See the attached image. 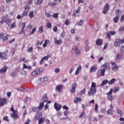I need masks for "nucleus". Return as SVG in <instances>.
Listing matches in <instances>:
<instances>
[{"label": "nucleus", "mask_w": 124, "mask_h": 124, "mask_svg": "<svg viewBox=\"0 0 124 124\" xmlns=\"http://www.w3.org/2000/svg\"><path fill=\"white\" fill-rule=\"evenodd\" d=\"M96 93V84L94 82H92L90 90L88 92V94L89 96L95 94Z\"/></svg>", "instance_id": "f257e3e1"}, {"label": "nucleus", "mask_w": 124, "mask_h": 124, "mask_svg": "<svg viewBox=\"0 0 124 124\" xmlns=\"http://www.w3.org/2000/svg\"><path fill=\"white\" fill-rule=\"evenodd\" d=\"M5 35V34H4V33L3 32L1 33L0 34V39H2L3 42L7 41V40H8V37L10 36L9 34H7L6 36H4Z\"/></svg>", "instance_id": "f03ea898"}, {"label": "nucleus", "mask_w": 124, "mask_h": 124, "mask_svg": "<svg viewBox=\"0 0 124 124\" xmlns=\"http://www.w3.org/2000/svg\"><path fill=\"white\" fill-rule=\"evenodd\" d=\"M115 13L116 16L114 18L113 22L114 23H118L119 18H120V10H116Z\"/></svg>", "instance_id": "7ed1b4c3"}, {"label": "nucleus", "mask_w": 124, "mask_h": 124, "mask_svg": "<svg viewBox=\"0 0 124 124\" xmlns=\"http://www.w3.org/2000/svg\"><path fill=\"white\" fill-rule=\"evenodd\" d=\"M111 69L113 71H118L119 70V66L116 63L113 62L111 63Z\"/></svg>", "instance_id": "20e7f679"}, {"label": "nucleus", "mask_w": 124, "mask_h": 124, "mask_svg": "<svg viewBox=\"0 0 124 124\" xmlns=\"http://www.w3.org/2000/svg\"><path fill=\"white\" fill-rule=\"evenodd\" d=\"M102 68L105 69V70H109L110 69V63L108 62H105L102 65Z\"/></svg>", "instance_id": "39448f33"}, {"label": "nucleus", "mask_w": 124, "mask_h": 124, "mask_svg": "<svg viewBox=\"0 0 124 124\" xmlns=\"http://www.w3.org/2000/svg\"><path fill=\"white\" fill-rule=\"evenodd\" d=\"M115 35L116 34V31H110L108 32V33H107V38H108V39H111V35Z\"/></svg>", "instance_id": "423d86ee"}, {"label": "nucleus", "mask_w": 124, "mask_h": 124, "mask_svg": "<svg viewBox=\"0 0 124 124\" xmlns=\"http://www.w3.org/2000/svg\"><path fill=\"white\" fill-rule=\"evenodd\" d=\"M40 73H41V70H40V69H37L32 72L31 75L32 76H36V75H38V74H40Z\"/></svg>", "instance_id": "0eeeda50"}, {"label": "nucleus", "mask_w": 124, "mask_h": 124, "mask_svg": "<svg viewBox=\"0 0 124 124\" xmlns=\"http://www.w3.org/2000/svg\"><path fill=\"white\" fill-rule=\"evenodd\" d=\"M77 87V84L76 82H75L72 85V88L71 89V93H75L76 87Z\"/></svg>", "instance_id": "6e6552de"}, {"label": "nucleus", "mask_w": 124, "mask_h": 124, "mask_svg": "<svg viewBox=\"0 0 124 124\" xmlns=\"http://www.w3.org/2000/svg\"><path fill=\"white\" fill-rule=\"evenodd\" d=\"M25 28H26V23H23L21 25V28L20 30V34H23L25 33Z\"/></svg>", "instance_id": "1a4fd4ad"}, {"label": "nucleus", "mask_w": 124, "mask_h": 124, "mask_svg": "<svg viewBox=\"0 0 124 124\" xmlns=\"http://www.w3.org/2000/svg\"><path fill=\"white\" fill-rule=\"evenodd\" d=\"M50 57H51V56L48 55L44 57L43 58H42L41 61L40 63V64H42V63H43V62H44L45 61H48V59H49V58H50Z\"/></svg>", "instance_id": "9d476101"}, {"label": "nucleus", "mask_w": 124, "mask_h": 124, "mask_svg": "<svg viewBox=\"0 0 124 124\" xmlns=\"http://www.w3.org/2000/svg\"><path fill=\"white\" fill-rule=\"evenodd\" d=\"M54 108L56 109L57 111H59V110L62 109V106L57 104V103H55L54 104Z\"/></svg>", "instance_id": "9b49d317"}, {"label": "nucleus", "mask_w": 124, "mask_h": 124, "mask_svg": "<svg viewBox=\"0 0 124 124\" xmlns=\"http://www.w3.org/2000/svg\"><path fill=\"white\" fill-rule=\"evenodd\" d=\"M0 59H1V60H5L6 59V53H0Z\"/></svg>", "instance_id": "f8f14e48"}, {"label": "nucleus", "mask_w": 124, "mask_h": 124, "mask_svg": "<svg viewBox=\"0 0 124 124\" xmlns=\"http://www.w3.org/2000/svg\"><path fill=\"white\" fill-rule=\"evenodd\" d=\"M97 70V66L94 65L90 68V72H95V71Z\"/></svg>", "instance_id": "ddd939ff"}, {"label": "nucleus", "mask_w": 124, "mask_h": 124, "mask_svg": "<svg viewBox=\"0 0 124 124\" xmlns=\"http://www.w3.org/2000/svg\"><path fill=\"white\" fill-rule=\"evenodd\" d=\"M108 10H109V5L107 3L104 7V11H103V13L104 14H106V13Z\"/></svg>", "instance_id": "4468645a"}, {"label": "nucleus", "mask_w": 124, "mask_h": 124, "mask_svg": "<svg viewBox=\"0 0 124 124\" xmlns=\"http://www.w3.org/2000/svg\"><path fill=\"white\" fill-rule=\"evenodd\" d=\"M62 88H63V85H58L56 87V90L58 92V93H62Z\"/></svg>", "instance_id": "2eb2a0df"}, {"label": "nucleus", "mask_w": 124, "mask_h": 124, "mask_svg": "<svg viewBox=\"0 0 124 124\" xmlns=\"http://www.w3.org/2000/svg\"><path fill=\"white\" fill-rule=\"evenodd\" d=\"M17 112H13L11 114V117L13 118V119H19V116H18V114H17Z\"/></svg>", "instance_id": "dca6fc26"}, {"label": "nucleus", "mask_w": 124, "mask_h": 124, "mask_svg": "<svg viewBox=\"0 0 124 124\" xmlns=\"http://www.w3.org/2000/svg\"><path fill=\"white\" fill-rule=\"evenodd\" d=\"M121 39H118L116 40L115 42L114 43V46L115 47H118V46H120L121 44Z\"/></svg>", "instance_id": "f3484780"}, {"label": "nucleus", "mask_w": 124, "mask_h": 124, "mask_svg": "<svg viewBox=\"0 0 124 124\" xmlns=\"http://www.w3.org/2000/svg\"><path fill=\"white\" fill-rule=\"evenodd\" d=\"M5 103H6V99H0V106H3Z\"/></svg>", "instance_id": "a211bd4d"}, {"label": "nucleus", "mask_w": 124, "mask_h": 124, "mask_svg": "<svg viewBox=\"0 0 124 124\" xmlns=\"http://www.w3.org/2000/svg\"><path fill=\"white\" fill-rule=\"evenodd\" d=\"M82 101V99L79 97H75L74 98V103H78V102H81Z\"/></svg>", "instance_id": "6ab92c4d"}, {"label": "nucleus", "mask_w": 124, "mask_h": 124, "mask_svg": "<svg viewBox=\"0 0 124 124\" xmlns=\"http://www.w3.org/2000/svg\"><path fill=\"white\" fill-rule=\"evenodd\" d=\"M54 42L55 44H57L59 45V44H62V39H60L59 40L57 39V38H54Z\"/></svg>", "instance_id": "aec40b11"}, {"label": "nucleus", "mask_w": 124, "mask_h": 124, "mask_svg": "<svg viewBox=\"0 0 124 124\" xmlns=\"http://www.w3.org/2000/svg\"><path fill=\"white\" fill-rule=\"evenodd\" d=\"M74 50L76 52V55H80V54H81V50H79L78 46H75Z\"/></svg>", "instance_id": "412c9836"}, {"label": "nucleus", "mask_w": 124, "mask_h": 124, "mask_svg": "<svg viewBox=\"0 0 124 124\" xmlns=\"http://www.w3.org/2000/svg\"><path fill=\"white\" fill-rule=\"evenodd\" d=\"M6 70H7V66H4L0 70V73H4V72H6Z\"/></svg>", "instance_id": "4be33fe9"}, {"label": "nucleus", "mask_w": 124, "mask_h": 124, "mask_svg": "<svg viewBox=\"0 0 124 124\" xmlns=\"http://www.w3.org/2000/svg\"><path fill=\"white\" fill-rule=\"evenodd\" d=\"M81 69H82V66H81V65H79L78 68L77 69L76 71V75H78V74H79V72H80V70H81Z\"/></svg>", "instance_id": "5701e85b"}, {"label": "nucleus", "mask_w": 124, "mask_h": 124, "mask_svg": "<svg viewBox=\"0 0 124 124\" xmlns=\"http://www.w3.org/2000/svg\"><path fill=\"white\" fill-rule=\"evenodd\" d=\"M103 42V41L102 40V39H98L96 41V45H101V44H102Z\"/></svg>", "instance_id": "b1692460"}, {"label": "nucleus", "mask_w": 124, "mask_h": 124, "mask_svg": "<svg viewBox=\"0 0 124 124\" xmlns=\"http://www.w3.org/2000/svg\"><path fill=\"white\" fill-rule=\"evenodd\" d=\"M40 116L41 118L39 120L38 124H43V123H44V121H45V119H44V118H42V114L40 115Z\"/></svg>", "instance_id": "393cba45"}, {"label": "nucleus", "mask_w": 124, "mask_h": 124, "mask_svg": "<svg viewBox=\"0 0 124 124\" xmlns=\"http://www.w3.org/2000/svg\"><path fill=\"white\" fill-rule=\"evenodd\" d=\"M99 71H100V72L101 77L104 76V75H105V71H106L105 69H100V70H99Z\"/></svg>", "instance_id": "a878e982"}, {"label": "nucleus", "mask_w": 124, "mask_h": 124, "mask_svg": "<svg viewBox=\"0 0 124 124\" xmlns=\"http://www.w3.org/2000/svg\"><path fill=\"white\" fill-rule=\"evenodd\" d=\"M42 100H43V102H45V101H46V100H47V99H48V98L47 97V94H44L43 96H42Z\"/></svg>", "instance_id": "bb28decb"}, {"label": "nucleus", "mask_w": 124, "mask_h": 124, "mask_svg": "<svg viewBox=\"0 0 124 124\" xmlns=\"http://www.w3.org/2000/svg\"><path fill=\"white\" fill-rule=\"evenodd\" d=\"M43 107H44V102H43L42 103H40L39 107H38L39 110H41L42 109H43Z\"/></svg>", "instance_id": "cd10ccee"}, {"label": "nucleus", "mask_w": 124, "mask_h": 124, "mask_svg": "<svg viewBox=\"0 0 124 124\" xmlns=\"http://www.w3.org/2000/svg\"><path fill=\"white\" fill-rule=\"evenodd\" d=\"M108 82H109V81H108V80L105 79V80H103V81L102 82V83L101 84V86H104V85H106V84H107V83H108Z\"/></svg>", "instance_id": "c85d7f7f"}, {"label": "nucleus", "mask_w": 124, "mask_h": 124, "mask_svg": "<svg viewBox=\"0 0 124 124\" xmlns=\"http://www.w3.org/2000/svg\"><path fill=\"white\" fill-rule=\"evenodd\" d=\"M5 23L8 26H9V25H11V23H12V20L11 19H7L5 20Z\"/></svg>", "instance_id": "c756f323"}, {"label": "nucleus", "mask_w": 124, "mask_h": 124, "mask_svg": "<svg viewBox=\"0 0 124 124\" xmlns=\"http://www.w3.org/2000/svg\"><path fill=\"white\" fill-rule=\"evenodd\" d=\"M113 93L112 89L108 93V97H110V100H112V93Z\"/></svg>", "instance_id": "7c9ffc66"}, {"label": "nucleus", "mask_w": 124, "mask_h": 124, "mask_svg": "<svg viewBox=\"0 0 124 124\" xmlns=\"http://www.w3.org/2000/svg\"><path fill=\"white\" fill-rule=\"evenodd\" d=\"M40 109L38 108V107L36 108H32V111L34 112H35L36 113H38L39 112Z\"/></svg>", "instance_id": "2f4dec72"}, {"label": "nucleus", "mask_w": 124, "mask_h": 124, "mask_svg": "<svg viewBox=\"0 0 124 124\" xmlns=\"http://www.w3.org/2000/svg\"><path fill=\"white\" fill-rule=\"evenodd\" d=\"M115 81H116V79L115 78H112L111 79V80H110L108 82V85H113V83H115Z\"/></svg>", "instance_id": "473e14b6"}, {"label": "nucleus", "mask_w": 124, "mask_h": 124, "mask_svg": "<svg viewBox=\"0 0 124 124\" xmlns=\"http://www.w3.org/2000/svg\"><path fill=\"white\" fill-rule=\"evenodd\" d=\"M38 32V33H42V32H43V26H40L39 28V30Z\"/></svg>", "instance_id": "72a5a7b5"}, {"label": "nucleus", "mask_w": 124, "mask_h": 124, "mask_svg": "<svg viewBox=\"0 0 124 124\" xmlns=\"http://www.w3.org/2000/svg\"><path fill=\"white\" fill-rule=\"evenodd\" d=\"M35 1L36 5H37V4H41L42 3V0H35Z\"/></svg>", "instance_id": "f704fd0d"}, {"label": "nucleus", "mask_w": 124, "mask_h": 124, "mask_svg": "<svg viewBox=\"0 0 124 124\" xmlns=\"http://www.w3.org/2000/svg\"><path fill=\"white\" fill-rule=\"evenodd\" d=\"M122 57H123V55L121 54H117L116 55V60H121L122 59Z\"/></svg>", "instance_id": "c9c22d12"}, {"label": "nucleus", "mask_w": 124, "mask_h": 124, "mask_svg": "<svg viewBox=\"0 0 124 124\" xmlns=\"http://www.w3.org/2000/svg\"><path fill=\"white\" fill-rule=\"evenodd\" d=\"M29 16L30 18H33V16H34V15H33V11H31L30 13Z\"/></svg>", "instance_id": "e433bc0d"}, {"label": "nucleus", "mask_w": 124, "mask_h": 124, "mask_svg": "<svg viewBox=\"0 0 124 124\" xmlns=\"http://www.w3.org/2000/svg\"><path fill=\"white\" fill-rule=\"evenodd\" d=\"M94 110L96 113H98V105L97 104L95 105Z\"/></svg>", "instance_id": "4c0bfd02"}, {"label": "nucleus", "mask_w": 124, "mask_h": 124, "mask_svg": "<svg viewBox=\"0 0 124 124\" xmlns=\"http://www.w3.org/2000/svg\"><path fill=\"white\" fill-rule=\"evenodd\" d=\"M14 28H16V23L15 22H13L10 26V29H14Z\"/></svg>", "instance_id": "58836bf2"}, {"label": "nucleus", "mask_w": 124, "mask_h": 124, "mask_svg": "<svg viewBox=\"0 0 124 124\" xmlns=\"http://www.w3.org/2000/svg\"><path fill=\"white\" fill-rule=\"evenodd\" d=\"M86 93V89H83L81 92H80V94L81 95H83V94H85Z\"/></svg>", "instance_id": "ea45409f"}, {"label": "nucleus", "mask_w": 124, "mask_h": 124, "mask_svg": "<svg viewBox=\"0 0 124 124\" xmlns=\"http://www.w3.org/2000/svg\"><path fill=\"white\" fill-rule=\"evenodd\" d=\"M52 27V24H51V22H48L46 24V28L47 29H50Z\"/></svg>", "instance_id": "a19ab883"}, {"label": "nucleus", "mask_w": 124, "mask_h": 124, "mask_svg": "<svg viewBox=\"0 0 124 124\" xmlns=\"http://www.w3.org/2000/svg\"><path fill=\"white\" fill-rule=\"evenodd\" d=\"M52 16L53 18H58L59 17V13H54Z\"/></svg>", "instance_id": "79ce46f5"}, {"label": "nucleus", "mask_w": 124, "mask_h": 124, "mask_svg": "<svg viewBox=\"0 0 124 124\" xmlns=\"http://www.w3.org/2000/svg\"><path fill=\"white\" fill-rule=\"evenodd\" d=\"M33 50V48H32V46H31L28 49L27 52L28 53H31V52H32Z\"/></svg>", "instance_id": "37998d69"}, {"label": "nucleus", "mask_w": 124, "mask_h": 124, "mask_svg": "<svg viewBox=\"0 0 124 124\" xmlns=\"http://www.w3.org/2000/svg\"><path fill=\"white\" fill-rule=\"evenodd\" d=\"M25 11H26V12H29V10L30 9V6L29 5H27V6L25 7Z\"/></svg>", "instance_id": "c03bdc74"}, {"label": "nucleus", "mask_w": 124, "mask_h": 124, "mask_svg": "<svg viewBox=\"0 0 124 124\" xmlns=\"http://www.w3.org/2000/svg\"><path fill=\"white\" fill-rule=\"evenodd\" d=\"M119 87H115L113 90V93H117V92H119Z\"/></svg>", "instance_id": "a18cd8bd"}, {"label": "nucleus", "mask_w": 124, "mask_h": 124, "mask_svg": "<svg viewBox=\"0 0 124 124\" xmlns=\"http://www.w3.org/2000/svg\"><path fill=\"white\" fill-rule=\"evenodd\" d=\"M83 24H84V21L82 20H80L79 21V22L78 23V26H83Z\"/></svg>", "instance_id": "49530a36"}, {"label": "nucleus", "mask_w": 124, "mask_h": 124, "mask_svg": "<svg viewBox=\"0 0 124 124\" xmlns=\"http://www.w3.org/2000/svg\"><path fill=\"white\" fill-rule=\"evenodd\" d=\"M117 112L119 114V115H120V116H123V111H122V110L118 109L117 110Z\"/></svg>", "instance_id": "de8ad7c7"}, {"label": "nucleus", "mask_w": 124, "mask_h": 124, "mask_svg": "<svg viewBox=\"0 0 124 124\" xmlns=\"http://www.w3.org/2000/svg\"><path fill=\"white\" fill-rule=\"evenodd\" d=\"M28 12L25 11L22 14V16H28Z\"/></svg>", "instance_id": "09e8293b"}, {"label": "nucleus", "mask_w": 124, "mask_h": 124, "mask_svg": "<svg viewBox=\"0 0 124 124\" xmlns=\"http://www.w3.org/2000/svg\"><path fill=\"white\" fill-rule=\"evenodd\" d=\"M4 121H6V122H9V119H8V117L7 116H4L3 117Z\"/></svg>", "instance_id": "8fccbe9b"}, {"label": "nucleus", "mask_w": 124, "mask_h": 124, "mask_svg": "<svg viewBox=\"0 0 124 124\" xmlns=\"http://www.w3.org/2000/svg\"><path fill=\"white\" fill-rule=\"evenodd\" d=\"M36 31V28H33L32 31L31 32V33H30V34H33V33H34V32H35V31Z\"/></svg>", "instance_id": "3c124183"}, {"label": "nucleus", "mask_w": 124, "mask_h": 124, "mask_svg": "<svg viewBox=\"0 0 124 124\" xmlns=\"http://www.w3.org/2000/svg\"><path fill=\"white\" fill-rule=\"evenodd\" d=\"M112 111L113 110H112V109H108L107 112V114H108V115H111L112 114Z\"/></svg>", "instance_id": "603ef678"}, {"label": "nucleus", "mask_w": 124, "mask_h": 124, "mask_svg": "<svg viewBox=\"0 0 124 124\" xmlns=\"http://www.w3.org/2000/svg\"><path fill=\"white\" fill-rule=\"evenodd\" d=\"M21 74H22V75H27V72L22 70L21 71Z\"/></svg>", "instance_id": "864d4df0"}, {"label": "nucleus", "mask_w": 124, "mask_h": 124, "mask_svg": "<svg viewBox=\"0 0 124 124\" xmlns=\"http://www.w3.org/2000/svg\"><path fill=\"white\" fill-rule=\"evenodd\" d=\"M48 4H49V5H51V6H55V5H57V3H53V2L49 3H48Z\"/></svg>", "instance_id": "5fc2aeb1"}, {"label": "nucleus", "mask_w": 124, "mask_h": 124, "mask_svg": "<svg viewBox=\"0 0 124 124\" xmlns=\"http://www.w3.org/2000/svg\"><path fill=\"white\" fill-rule=\"evenodd\" d=\"M85 115V111L82 112L79 115V118H83V116Z\"/></svg>", "instance_id": "6e6d98bb"}, {"label": "nucleus", "mask_w": 124, "mask_h": 124, "mask_svg": "<svg viewBox=\"0 0 124 124\" xmlns=\"http://www.w3.org/2000/svg\"><path fill=\"white\" fill-rule=\"evenodd\" d=\"M11 111H12V112H13V113H14L15 112H17V111L14 110V108L13 107V106H12V107L11 108Z\"/></svg>", "instance_id": "4d7b16f0"}, {"label": "nucleus", "mask_w": 124, "mask_h": 124, "mask_svg": "<svg viewBox=\"0 0 124 124\" xmlns=\"http://www.w3.org/2000/svg\"><path fill=\"white\" fill-rule=\"evenodd\" d=\"M15 51H16V49L15 48H12V55H14V54H15Z\"/></svg>", "instance_id": "13d9d810"}, {"label": "nucleus", "mask_w": 124, "mask_h": 124, "mask_svg": "<svg viewBox=\"0 0 124 124\" xmlns=\"http://www.w3.org/2000/svg\"><path fill=\"white\" fill-rule=\"evenodd\" d=\"M103 60V57H100L98 60V62H101V61H102Z\"/></svg>", "instance_id": "bf43d9fd"}, {"label": "nucleus", "mask_w": 124, "mask_h": 124, "mask_svg": "<svg viewBox=\"0 0 124 124\" xmlns=\"http://www.w3.org/2000/svg\"><path fill=\"white\" fill-rule=\"evenodd\" d=\"M46 15L47 18H50V17H52V15H50V14L46 13Z\"/></svg>", "instance_id": "052dcab7"}, {"label": "nucleus", "mask_w": 124, "mask_h": 124, "mask_svg": "<svg viewBox=\"0 0 124 124\" xmlns=\"http://www.w3.org/2000/svg\"><path fill=\"white\" fill-rule=\"evenodd\" d=\"M53 31H55V32H57V31H58V27H54L53 28Z\"/></svg>", "instance_id": "680f3d73"}, {"label": "nucleus", "mask_w": 124, "mask_h": 124, "mask_svg": "<svg viewBox=\"0 0 124 124\" xmlns=\"http://www.w3.org/2000/svg\"><path fill=\"white\" fill-rule=\"evenodd\" d=\"M63 109H64V110H68V107H67L66 106H63L62 107Z\"/></svg>", "instance_id": "e2e57ef3"}, {"label": "nucleus", "mask_w": 124, "mask_h": 124, "mask_svg": "<svg viewBox=\"0 0 124 124\" xmlns=\"http://www.w3.org/2000/svg\"><path fill=\"white\" fill-rule=\"evenodd\" d=\"M14 41H15V39L13 38L11 40L9 41V43H12L14 42Z\"/></svg>", "instance_id": "0e129e2a"}, {"label": "nucleus", "mask_w": 124, "mask_h": 124, "mask_svg": "<svg viewBox=\"0 0 124 124\" xmlns=\"http://www.w3.org/2000/svg\"><path fill=\"white\" fill-rule=\"evenodd\" d=\"M65 25H69V20H66L65 21Z\"/></svg>", "instance_id": "69168bd1"}, {"label": "nucleus", "mask_w": 124, "mask_h": 124, "mask_svg": "<svg viewBox=\"0 0 124 124\" xmlns=\"http://www.w3.org/2000/svg\"><path fill=\"white\" fill-rule=\"evenodd\" d=\"M122 53H124V46H122L121 48Z\"/></svg>", "instance_id": "338daca9"}, {"label": "nucleus", "mask_w": 124, "mask_h": 124, "mask_svg": "<svg viewBox=\"0 0 124 124\" xmlns=\"http://www.w3.org/2000/svg\"><path fill=\"white\" fill-rule=\"evenodd\" d=\"M46 124H50V120H49V119H46Z\"/></svg>", "instance_id": "774afa93"}]
</instances>
